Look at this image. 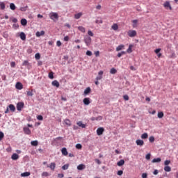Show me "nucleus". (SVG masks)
I'll list each match as a JSON object with an SVG mask.
<instances>
[{"mask_svg":"<svg viewBox=\"0 0 178 178\" xmlns=\"http://www.w3.org/2000/svg\"><path fill=\"white\" fill-rule=\"evenodd\" d=\"M79 127H81L82 129H86V124H83V122L79 121L76 123Z\"/></svg>","mask_w":178,"mask_h":178,"instance_id":"nucleus-24","label":"nucleus"},{"mask_svg":"<svg viewBox=\"0 0 178 178\" xmlns=\"http://www.w3.org/2000/svg\"><path fill=\"white\" fill-rule=\"evenodd\" d=\"M102 119V116L99 115L96 118V120H101Z\"/></svg>","mask_w":178,"mask_h":178,"instance_id":"nucleus-64","label":"nucleus"},{"mask_svg":"<svg viewBox=\"0 0 178 178\" xmlns=\"http://www.w3.org/2000/svg\"><path fill=\"white\" fill-rule=\"evenodd\" d=\"M154 52H155V54L160 53L161 52V49H157L154 50Z\"/></svg>","mask_w":178,"mask_h":178,"instance_id":"nucleus-63","label":"nucleus"},{"mask_svg":"<svg viewBox=\"0 0 178 178\" xmlns=\"http://www.w3.org/2000/svg\"><path fill=\"white\" fill-rule=\"evenodd\" d=\"M8 108L10 109V111L11 112H15V111H16V107H15V105H13V104H10L8 106Z\"/></svg>","mask_w":178,"mask_h":178,"instance_id":"nucleus-18","label":"nucleus"},{"mask_svg":"<svg viewBox=\"0 0 178 178\" xmlns=\"http://www.w3.org/2000/svg\"><path fill=\"white\" fill-rule=\"evenodd\" d=\"M104 131H105V129L103 127L98 128L97 129V136H102V134H104Z\"/></svg>","mask_w":178,"mask_h":178,"instance_id":"nucleus-5","label":"nucleus"},{"mask_svg":"<svg viewBox=\"0 0 178 178\" xmlns=\"http://www.w3.org/2000/svg\"><path fill=\"white\" fill-rule=\"evenodd\" d=\"M56 45L57 47H60L62 45V42H60V40H58L56 42Z\"/></svg>","mask_w":178,"mask_h":178,"instance_id":"nucleus-55","label":"nucleus"},{"mask_svg":"<svg viewBox=\"0 0 178 178\" xmlns=\"http://www.w3.org/2000/svg\"><path fill=\"white\" fill-rule=\"evenodd\" d=\"M44 34H45V31H41L40 32V31H38L36 32V37H41V35H44Z\"/></svg>","mask_w":178,"mask_h":178,"instance_id":"nucleus-21","label":"nucleus"},{"mask_svg":"<svg viewBox=\"0 0 178 178\" xmlns=\"http://www.w3.org/2000/svg\"><path fill=\"white\" fill-rule=\"evenodd\" d=\"M136 145H139L140 147H143V145H144V140H143L138 139L136 140Z\"/></svg>","mask_w":178,"mask_h":178,"instance_id":"nucleus-11","label":"nucleus"},{"mask_svg":"<svg viewBox=\"0 0 178 178\" xmlns=\"http://www.w3.org/2000/svg\"><path fill=\"white\" fill-rule=\"evenodd\" d=\"M64 122L65 123V124L67 126H72V122H70V120L69 119L65 120Z\"/></svg>","mask_w":178,"mask_h":178,"instance_id":"nucleus-32","label":"nucleus"},{"mask_svg":"<svg viewBox=\"0 0 178 178\" xmlns=\"http://www.w3.org/2000/svg\"><path fill=\"white\" fill-rule=\"evenodd\" d=\"M169 164H170V160H165V161H164V165H165V166H168V165H169Z\"/></svg>","mask_w":178,"mask_h":178,"instance_id":"nucleus-49","label":"nucleus"},{"mask_svg":"<svg viewBox=\"0 0 178 178\" xmlns=\"http://www.w3.org/2000/svg\"><path fill=\"white\" fill-rule=\"evenodd\" d=\"M146 159L149 160L151 159V154H147L145 156Z\"/></svg>","mask_w":178,"mask_h":178,"instance_id":"nucleus-60","label":"nucleus"},{"mask_svg":"<svg viewBox=\"0 0 178 178\" xmlns=\"http://www.w3.org/2000/svg\"><path fill=\"white\" fill-rule=\"evenodd\" d=\"M10 66H11V67H15V66H16V63H15V62H11L10 63Z\"/></svg>","mask_w":178,"mask_h":178,"instance_id":"nucleus-58","label":"nucleus"},{"mask_svg":"<svg viewBox=\"0 0 178 178\" xmlns=\"http://www.w3.org/2000/svg\"><path fill=\"white\" fill-rule=\"evenodd\" d=\"M86 55H87L88 56H92V52H91V51H90V50H88V51H86Z\"/></svg>","mask_w":178,"mask_h":178,"instance_id":"nucleus-48","label":"nucleus"},{"mask_svg":"<svg viewBox=\"0 0 178 178\" xmlns=\"http://www.w3.org/2000/svg\"><path fill=\"white\" fill-rule=\"evenodd\" d=\"M165 172H170L172 170V168H170L169 165H166L164 167Z\"/></svg>","mask_w":178,"mask_h":178,"instance_id":"nucleus-34","label":"nucleus"},{"mask_svg":"<svg viewBox=\"0 0 178 178\" xmlns=\"http://www.w3.org/2000/svg\"><path fill=\"white\" fill-rule=\"evenodd\" d=\"M127 34L129 37H131V38L136 37V35H137V31L134 30H129Z\"/></svg>","mask_w":178,"mask_h":178,"instance_id":"nucleus-2","label":"nucleus"},{"mask_svg":"<svg viewBox=\"0 0 178 178\" xmlns=\"http://www.w3.org/2000/svg\"><path fill=\"white\" fill-rule=\"evenodd\" d=\"M149 143H154V141H155V138H154V136H150L149 138Z\"/></svg>","mask_w":178,"mask_h":178,"instance_id":"nucleus-46","label":"nucleus"},{"mask_svg":"<svg viewBox=\"0 0 178 178\" xmlns=\"http://www.w3.org/2000/svg\"><path fill=\"white\" fill-rule=\"evenodd\" d=\"M83 16V13H79L74 15V19H79Z\"/></svg>","mask_w":178,"mask_h":178,"instance_id":"nucleus-25","label":"nucleus"},{"mask_svg":"<svg viewBox=\"0 0 178 178\" xmlns=\"http://www.w3.org/2000/svg\"><path fill=\"white\" fill-rule=\"evenodd\" d=\"M118 166H123L124 165V160L122 159L117 163Z\"/></svg>","mask_w":178,"mask_h":178,"instance_id":"nucleus-29","label":"nucleus"},{"mask_svg":"<svg viewBox=\"0 0 178 178\" xmlns=\"http://www.w3.org/2000/svg\"><path fill=\"white\" fill-rule=\"evenodd\" d=\"M11 159H13V161H17V159H19V154L14 153L12 155Z\"/></svg>","mask_w":178,"mask_h":178,"instance_id":"nucleus-16","label":"nucleus"},{"mask_svg":"<svg viewBox=\"0 0 178 178\" xmlns=\"http://www.w3.org/2000/svg\"><path fill=\"white\" fill-rule=\"evenodd\" d=\"M95 55L97 58H98V56H99V51H95Z\"/></svg>","mask_w":178,"mask_h":178,"instance_id":"nucleus-61","label":"nucleus"},{"mask_svg":"<svg viewBox=\"0 0 178 178\" xmlns=\"http://www.w3.org/2000/svg\"><path fill=\"white\" fill-rule=\"evenodd\" d=\"M88 35H90V37H94V33H93L92 31H88Z\"/></svg>","mask_w":178,"mask_h":178,"instance_id":"nucleus-52","label":"nucleus"},{"mask_svg":"<svg viewBox=\"0 0 178 178\" xmlns=\"http://www.w3.org/2000/svg\"><path fill=\"white\" fill-rule=\"evenodd\" d=\"M117 175L118 176H122V175H123V171L122 170L118 171Z\"/></svg>","mask_w":178,"mask_h":178,"instance_id":"nucleus-56","label":"nucleus"},{"mask_svg":"<svg viewBox=\"0 0 178 178\" xmlns=\"http://www.w3.org/2000/svg\"><path fill=\"white\" fill-rule=\"evenodd\" d=\"M90 92H91V88L88 87L83 92V94L85 95H88V94H90Z\"/></svg>","mask_w":178,"mask_h":178,"instance_id":"nucleus-22","label":"nucleus"},{"mask_svg":"<svg viewBox=\"0 0 178 178\" xmlns=\"http://www.w3.org/2000/svg\"><path fill=\"white\" fill-rule=\"evenodd\" d=\"M123 98H124V99L125 101H129V95H124L123 96Z\"/></svg>","mask_w":178,"mask_h":178,"instance_id":"nucleus-54","label":"nucleus"},{"mask_svg":"<svg viewBox=\"0 0 178 178\" xmlns=\"http://www.w3.org/2000/svg\"><path fill=\"white\" fill-rule=\"evenodd\" d=\"M49 17L51 20H58V19H59V15H58V13H51L49 14Z\"/></svg>","mask_w":178,"mask_h":178,"instance_id":"nucleus-1","label":"nucleus"},{"mask_svg":"<svg viewBox=\"0 0 178 178\" xmlns=\"http://www.w3.org/2000/svg\"><path fill=\"white\" fill-rule=\"evenodd\" d=\"M132 23H133L132 26H133L134 29H136V27H137L138 20V19H134V20H132Z\"/></svg>","mask_w":178,"mask_h":178,"instance_id":"nucleus-26","label":"nucleus"},{"mask_svg":"<svg viewBox=\"0 0 178 178\" xmlns=\"http://www.w3.org/2000/svg\"><path fill=\"white\" fill-rule=\"evenodd\" d=\"M42 176L44 177H47V176H49V174H48L47 172H44L42 173Z\"/></svg>","mask_w":178,"mask_h":178,"instance_id":"nucleus-47","label":"nucleus"},{"mask_svg":"<svg viewBox=\"0 0 178 178\" xmlns=\"http://www.w3.org/2000/svg\"><path fill=\"white\" fill-rule=\"evenodd\" d=\"M81 147H82L81 144H76V148L77 149H81Z\"/></svg>","mask_w":178,"mask_h":178,"instance_id":"nucleus-51","label":"nucleus"},{"mask_svg":"<svg viewBox=\"0 0 178 178\" xmlns=\"http://www.w3.org/2000/svg\"><path fill=\"white\" fill-rule=\"evenodd\" d=\"M47 168H49L51 170H55V168H56V164L55 163H51L49 165H47Z\"/></svg>","mask_w":178,"mask_h":178,"instance_id":"nucleus-10","label":"nucleus"},{"mask_svg":"<svg viewBox=\"0 0 178 178\" xmlns=\"http://www.w3.org/2000/svg\"><path fill=\"white\" fill-rule=\"evenodd\" d=\"M3 137H5V134H3V132L0 131V141H2Z\"/></svg>","mask_w":178,"mask_h":178,"instance_id":"nucleus-44","label":"nucleus"},{"mask_svg":"<svg viewBox=\"0 0 178 178\" xmlns=\"http://www.w3.org/2000/svg\"><path fill=\"white\" fill-rule=\"evenodd\" d=\"M161 158H157V159H154L152 162V163H156L158 162H161Z\"/></svg>","mask_w":178,"mask_h":178,"instance_id":"nucleus-38","label":"nucleus"},{"mask_svg":"<svg viewBox=\"0 0 178 178\" xmlns=\"http://www.w3.org/2000/svg\"><path fill=\"white\" fill-rule=\"evenodd\" d=\"M31 144L33 145V147H37V145H38V140L31 141Z\"/></svg>","mask_w":178,"mask_h":178,"instance_id":"nucleus-31","label":"nucleus"},{"mask_svg":"<svg viewBox=\"0 0 178 178\" xmlns=\"http://www.w3.org/2000/svg\"><path fill=\"white\" fill-rule=\"evenodd\" d=\"M142 178H148V174L144 172L142 174Z\"/></svg>","mask_w":178,"mask_h":178,"instance_id":"nucleus-50","label":"nucleus"},{"mask_svg":"<svg viewBox=\"0 0 178 178\" xmlns=\"http://www.w3.org/2000/svg\"><path fill=\"white\" fill-rule=\"evenodd\" d=\"M0 8H1V10H3V9H5V8H6L5 3L0 2Z\"/></svg>","mask_w":178,"mask_h":178,"instance_id":"nucleus-40","label":"nucleus"},{"mask_svg":"<svg viewBox=\"0 0 178 178\" xmlns=\"http://www.w3.org/2000/svg\"><path fill=\"white\" fill-rule=\"evenodd\" d=\"M37 119L38 120H43L44 118L42 117V115H38Z\"/></svg>","mask_w":178,"mask_h":178,"instance_id":"nucleus-53","label":"nucleus"},{"mask_svg":"<svg viewBox=\"0 0 178 178\" xmlns=\"http://www.w3.org/2000/svg\"><path fill=\"white\" fill-rule=\"evenodd\" d=\"M21 24L22 26H27V19L24 18L21 19Z\"/></svg>","mask_w":178,"mask_h":178,"instance_id":"nucleus-27","label":"nucleus"},{"mask_svg":"<svg viewBox=\"0 0 178 178\" xmlns=\"http://www.w3.org/2000/svg\"><path fill=\"white\" fill-rule=\"evenodd\" d=\"M26 95L28 97H33V95H34V94L33 93V90L26 91Z\"/></svg>","mask_w":178,"mask_h":178,"instance_id":"nucleus-28","label":"nucleus"},{"mask_svg":"<svg viewBox=\"0 0 178 178\" xmlns=\"http://www.w3.org/2000/svg\"><path fill=\"white\" fill-rule=\"evenodd\" d=\"M30 172H25L21 174V177H29L30 176Z\"/></svg>","mask_w":178,"mask_h":178,"instance_id":"nucleus-19","label":"nucleus"},{"mask_svg":"<svg viewBox=\"0 0 178 178\" xmlns=\"http://www.w3.org/2000/svg\"><path fill=\"white\" fill-rule=\"evenodd\" d=\"M111 28L113 29V30H115V31H116V30L119 29V26H118V24H113Z\"/></svg>","mask_w":178,"mask_h":178,"instance_id":"nucleus-37","label":"nucleus"},{"mask_svg":"<svg viewBox=\"0 0 178 178\" xmlns=\"http://www.w3.org/2000/svg\"><path fill=\"white\" fill-rule=\"evenodd\" d=\"M58 177H59V178H63V177H65V175H64L63 174H58Z\"/></svg>","mask_w":178,"mask_h":178,"instance_id":"nucleus-62","label":"nucleus"},{"mask_svg":"<svg viewBox=\"0 0 178 178\" xmlns=\"http://www.w3.org/2000/svg\"><path fill=\"white\" fill-rule=\"evenodd\" d=\"M141 138L143 140H145V139L148 138V134H147V133L143 134L141 135Z\"/></svg>","mask_w":178,"mask_h":178,"instance_id":"nucleus-35","label":"nucleus"},{"mask_svg":"<svg viewBox=\"0 0 178 178\" xmlns=\"http://www.w3.org/2000/svg\"><path fill=\"white\" fill-rule=\"evenodd\" d=\"M63 170H67V169H69V164H65L63 167H62Z\"/></svg>","mask_w":178,"mask_h":178,"instance_id":"nucleus-41","label":"nucleus"},{"mask_svg":"<svg viewBox=\"0 0 178 178\" xmlns=\"http://www.w3.org/2000/svg\"><path fill=\"white\" fill-rule=\"evenodd\" d=\"M23 130L25 134H27L28 136H30V134H31V130H30L29 127H24Z\"/></svg>","mask_w":178,"mask_h":178,"instance_id":"nucleus-7","label":"nucleus"},{"mask_svg":"<svg viewBox=\"0 0 178 178\" xmlns=\"http://www.w3.org/2000/svg\"><path fill=\"white\" fill-rule=\"evenodd\" d=\"M22 66H26L28 69H30V67H31V65L30 64V63H29L28 60H24L22 63Z\"/></svg>","mask_w":178,"mask_h":178,"instance_id":"nucleus-12","label":"nucleus"},{"mask_svg":"<svg viewBox=\"0 0 178 178\" xmlns=\"http://www.w3.org/2000/svg\"><path fill=\"white\" fill-rule=\"evenodd\" d=\"M27 54H33V49L31 48H29L26 51Z\"/></svg>","mask_w":178,"mask_h":178,"instance_id":"nucleus-57","label":"nucleus"},{"mask_svg":"<svg viewBox=\"0 0 178 178\" xmlns=\"http://www.w3.org/2000/svg\"><path fill=\"white\" fill-rule=\"evenodd\" d=\"M10 8L11 9V10H15L16 9V6H15V3H11L10 4Z\"/></svg>","mask_w":178,"mask_h":178,"instance_id":"nucleus-39","label":"nucleus"},{"mask_svg":"<svg viewBox=\"0 0 178 178\" xmlns=\"http://www.w3.org/2000/svg\"><path fill=\"white\" fill-rule=\"evenodd\" d=\"M19 37L22 41H26V33L24 32H21L19 34Z\"/></svg>","mask_w":178,"mask_h":178,"instance_id":"nucleus-15","label":"nucleus"},{"mask_svg":"<svg viewBox=\"0 0 178 178\" xmlns=\"http://www.w3.org/2000/svg\"><path fill=\"white\" fill-rule=\"evenodd\" d=\"M61 152L63 154V155H67V149H66V147H63L61 150Z\"/></svg>","mask_w":178,"mask_h":178,"instance_id":"nucleus-30","label":"nucleus"},{"mask_svg":"<svg viewBox=\"0 0 178 178\" xmlns=\"http://www.w3.org/2000/svg\"><path fill=\"white\" fill-rule=\"evenodd\" d=\"M86 168V165L84 164H79L78 166H77V169L78 170H83Z\"/></svg>","mask_w":178,"mask_h":178,"instance_id":"nucleus-20","label":"nucleus"},{"mask_svg":"<svg viewBox=\"0 0 178 178\" xmlns=\"http://www.w3.org/2000/svg\"><path fill=\"white\" fill-rule=\"evenodd\" d=\"M51 85L54 87H56L57 88H59V82L57 80L53 81L51 83Z\"/></svg>","mask_w":178,"mask_h":178,"instance_id":"nucleus-13","label":"nucleus"},{"mask_svg":"<svg viewBox=\"0 0 178 178\" xmlns=\"http://www.w3.org/2000/svg\"><path fill=\"white\" fill-rule=\"evenodd\" d=\"M49 79H51V80H53L54 79V72H51L49 73Z\"/></svg>","mask_w":178,"mask_h":178,"instance_id":"nucleus-45","label":"nucleus"},{"mask_svg":"<svg viewBox=\"0 0 178 178\" xmlns=\"http://www.w3.org/2000/svg\"><path fill=\"white\" fill-rule=\"evenodd\" d=\"M17 90H23V84L20 82H17L15 85Z\"/></svg>","mask_w":178,"mask_h":178,"instance_id":"nucleus-8","label":"nucleus"},{"mask_svg":"<svg viewBox=\"0 0 178 178\" xmlns=\"http://www.w3.org/2000/svg\"><path fill=\"white\" fill-rule=\"evenodd\" d=\"M122 49H124V44H120L115 49L117 52H119V51H122Z\"/></svg>","mask_w":178,"mask_h":178,"instance_id":"nucleus-14","label":"nucleus"},{"mask_svg":"<svg viewBox=\"0 0 178 178\" xmlns=\"http://www.w3.org/2000/svg\"><path fill=\"white\" fill-rule=\"evenodd\" d=\"M163 6L165 9H170V10H172V6H170V3L169 1H165L163 3Z\"/></svg>","mask_w":178,"mask_h":178,"instance_id":"nucleus-6","label":"nucleus"},{"mask_svg":"<svg viewBox=\"0 0 178 178\" xmlns=\"http://www.w3.org/2000/svg\"><path fill=\"white\" fill-rule=\"evenodd\" d=\"M163 117V112L161 111L158 113V118L159 119H162V118Z\"/></svg>","mask_w":178,"mask_h":178,"instance_id":"nucleus-42","label":"nucleus"},{"mask_svg":"<svg viewBox=\"0 0 178 178\" xmlns=\"http://www.w3.org/2000/svg\"><path fill=\"white\" fill-rule=\"evenodd\" d=\"M35 58L36 59V60H38L40 59V58H41V56L40 55V53H37L35 54Z\"/></svg>","mask_w":178,"mask_h":178,"instance_id":"nucleus-43","label":"nucleus"},{"mask_svg":"<svg viewBox=\"0 0 178 178\" xmlns=\"http://www.w3.org/2000/svg\"><path fill=\"white\" fill-rule=\"evenodd\" d=\"M102 74H104V71H99L98 76L96 77V80H102Z\"/></svg>","mask_w":178,"mask_h":178,"instance_id":"nucleus-9","label":"nucleus"},{"mask_svg":"<svg viewBox=\"0 0 178 178\" xmlns=\"http://www.w3.org/2000/svg\"><path fill=\"white\" fill-rule=\"evenodd\" d=\"M78 30H79V31L81 33H86V28L83 26H78Z\"/></svg>","mask_w":178,"mask_h":178,"instance_id":"nucleus-33","label":"nucleus"},{"mask_svg":"<svg viewBox=\"0 0 178 178\" xmlns=\"http://www.w3.org/2000/svg\"><path fill=\"white\" fill-rule=\"evenodd\" d=\"M133 44H129V48L127 49V54H131L133 52Z\"/></svg>","mask_w":178,"mask_h":178,"instance_id":"nucleus-23","label":"nucleus"},{"mask_svg":"<svg viewBox=\"0 0 178 178\" xmlns=\"http://www.w3.org/2000/svg\"><path fill=\"white\" fill-rule=\"evenodd\" d=\"M84 42L87 45V47H90L91 45V38L88 36L84 38Z\"/></svg>","mask_w":178,"mask_h":178,"instance_id":"nucleus-3","label":"nucleus"},{"mask_svg":"<svg viewBox=\"0 0 178 178\" xmlns=\"http://www.w3.org/2000/svg\"><path fill=\"white\" fill-rule=\"evenodd\" d=\"M24 108V102H18L17 104V111H22Z\"/></svg>","mask_w":178,"mask_h":178,"instance_id":"nucleus-4","label":"nucleus"},{"mask_svg":"<svg viewBox=\"0 0 178 178\" xmlns=\"http://www.w3.org/2000/svg\"><path fill=\"white\" fill-rule=\"evenodd\" d=\"M83 104H84V105H90V98H88V97L84 98Z\"/></svg>","mask_w":178,"mask_h":178,"instance_id":"nucleus-17","label":"nucleus"},{"mask_svg":"<svg viewBox=\"0 0 178 178\" xmlns=\"http://www.w3.org/2000/svg\"><path fill=\"white\" fill-rule=\"evenodd\" d=\"M110 73L111 74H116V73H118V70H116V69L115 68H111L110 70Z\"/></svg>","mask_w":178,"mask_h":178,"instance_id":"nucleus-36","label":"nucleus"},{"mask_svg":"<svg viewBox=\"0 0 178 178\" xmlns=\"http://www.w3.org/2000/svg\"><path fill=\"white\" fill-rule=\"evenodd\" d=\"M95 161L96 162V163H97V165H101V161H99V159H96Z\"/></svg>","mask_w":178,"mask_h":178,"instance_id":"nucleus-59","label":"nucleus"}]
</instances>
